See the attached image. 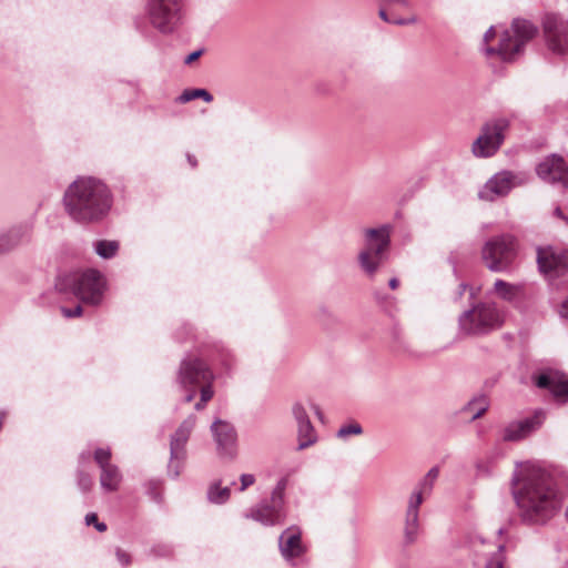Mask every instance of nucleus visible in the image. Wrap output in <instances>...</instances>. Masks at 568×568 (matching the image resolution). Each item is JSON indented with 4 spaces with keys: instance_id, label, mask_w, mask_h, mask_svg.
<instances>
[{
    "instance_id": "obj_17",
    "label": "nucleus",
    "mask_w": 568,
    "mask_h": 568,
    "mask_svg": "<svg viewBox=\"0 0 568 568\" xmlns=\"http://www.w3.org/2000/svg\"><path fill=\"white\" fill-rule=\"evenodd\" d=\"M538 176L548 182H560L568 185V161L560 155L551 154L542 160L536 168Z\"/></svg>"
},
{
    "instance_id": "obj_30",
    "label": "nucleus",
    "mask_w": 568,
    "mask_h": 568,
    "mask_svg": "<svg viewBox=\"0 0 568 568\" xmlns=\"http://www.w3.org/2000/svg\"><path fill=\"white\" fill-rule=\"evenodd\" d=\"M386 9H387V7L384 6V3H382L381 9L378 11V16L383 21H385L387 23H393V24H397V26H406V24H413V23L417 22L416 16H412L407 19H390L386 12Z\"/></svg>"
},
{
    "instance_id": "obj_31",
    "label": "nucleus",
    "mask_w": 568,
    "mask_h": 568,
    "mask_svg": "<svg viewBox=\"0 0 568 568\" xmlns=\"http://www.w3.org/2000/svg\"><path fill=\"white\" fill-rule=\"evenodd\" d=\"M363 433V428L358 423H352L347 425H343L338 430L336 436L339 439H347L352 435H361Z\"/></svg>"
},
{
    "instance_id": "obj_35",
    "label": "nucleus",
    "mask_w": 568,
    "mask_h": 568,
    "mask_svg": "<svg viewBox=\"0 0 568 568\" xmlns=\"http://www.w3.org/2000/svg\"><path fill=\"white\" fill-rule=\"evenodd\" d=\"M494 465L490 460H478L476 463V476L488 477L493 474Z\"/></svg>"
},
{
    "instance_id": "obj_47",
    "label": "nucleus",
    "mask_w": 568,
    "mask_h": 568,
    "mask_svg": "<svg viewBox=\"0 0 568 568\" xmlns=\"http://www.w3.org/2000/svg\"><path fill=\"white\" fill-rule=\"evenodd\" d=\"M458 288H459L458 290V297H460L464 294V292L466 291L467 285L465 283H462V284H459Z\"/></svg>"
},
{
    "instance_id": "obj_8",
    "label": "nucleus",
    "mask_w": 568,
    "mask_h": 568,
    "mask_svg": "<svg viewBox=\"0 0 568 568\" xmlns=\"http://www.w3.org/2000/svg\"><path fill=\"white\" fill-rule=\"evenodd\" d=\"M439 476V468L432 467L427 474L418 481L412 491L405 514L404 539L405 542L414 544L419 532V507L424 501V497L432 494L435 481Z\"/></svg>"
},
{
    "instance_id": "obj_46",
    "label": "nucleus",
    "mask_w": 568,
    "mask_h": 568,
    "mask_svg": "<svg viewBox=\"0 0 568 568\" xmlns=\"http://www.w3.org/2000/svg\"><path fill=\"white\" fill-rule=\"evenodd\" d=\"M187 161L193 168H195L197 164L196 159L191 154H187Z\"/></svg>"
},
{
    "instance_id": "obj_29",
    "label": "nucleus",
    "mask_w": 568,
    "mask_h": 568,
    "mask_svg": "<svg viewBox=\"0 0 568 568\" xmlns=\"http://www.w3.org/2000/svg\"><path fill=\"white\" fill-rule=\"evenodd\" d=\"M201 98L206 103H210L213 101V95L205 89H193V90H185L183 93L179 97V101L181 103L190 102L194 99Z\"/></svg>"
},
{
    "instance_id": "obj_41",
    "label": "nucleus",
    "mask_w": 568,
    "mask_h": 568,
    "mask_svg": "<svg viewBox=\"0 0 568 568\" xmlns=\"http://www.w3.org/2000/svg\"><path fill=\"white\" fill-rule=\"evenodd\" d=\"M383 3L387 8H393V7L410 8L409 0H383Z\"/></svg>"
},
{
    "instance_id": "obj_27",
    "label": "nucleus",
    "mask_w": 568,
    "mask_h": 568,
    "mask_svg": "<svg viewBox=\"0 0 568 568\" xmlns=\"http://www.w3.org/2000/svg\"><path fill=\"white\" fill-rule=\"evenodd\" d=\"M488 399L486 396H479L468 403L465 409L473 412L471 420L481 417L488 409Z\"/></svg>"
},
{
    "instance_id": "obj_36",
    "label": "nucleus",
    "mask_w": 568,
    "mask_h": 568,
    "mask_svg": "<svg viewBox=\"0 0 568 568\" xmlns=\"http://www.w3.org/2000/svg\"><path fill=\"white\" fill-rule=\"evenodd\" d=\"M92 485L93 480L89 474L78 471V486L82 491H89L92 488Z\"/></svg>"
},
{
    "instance_id": "obj_6",
    "label": "nucleus",
    "mask_w": 568,
    "mask_h": 568,
    "mask_svg": "<svg viewBox=\"0 0 568 568\" xmlns=\"http://www.w3.org/2000/svg\"><path fill=\"white\" fill-rule=\"evenodd\" d=\"M214 381V372L201 357L186 355L181 361L176 372V384L185 392V403L192 402L201 387L213 386Z\"/></svg>"
},
{
    "instance_id": "obj_13",
    "label": "nucleus",
    "mask_w": 568,
    "mask_h": 568,
    "mask_svg": "<svg viewBox=\"0 0 568 568\" xmlns=\"http://www.w3.org/2000/svg\"><path fill=\"white\" fill-rule=\"evenodd\" d=\"M542 28L548 49L556 54H568V21L557 13H548Z\"/></svg>"
},
{
    "instance_id": "obj_51",
    "label": "nucleus",
    "mask_w": 568,
    "mask_h": 568,
    "mask_svg": "<svg viewBox=\"0 0 568 568\" xmlns=\"http://www.w3.org/2000/svg\"><path fill=\"white\" fill-rule=\"evenodd\" d=\"M497 532H498V535H501V534L504 532V528H499V529L497 530Z\"/></svg>"
},
{
    "instance_id": "obj_50",
    "label": "nucleus",
    "mask_w": 568,
    "mask_h": 568,
    "mask_svg": "<svg viewBox=\"0 0 568 568\" xmlns=\"http://www.w3.org/2000/svg\"><path fill=\"white\" fill-rule=\"evenodd\" d=\"M87 458H89V453H82V454L80 455V459H81V460L87 459Z\"/></svg>"
},
{
    "instance_id": "obj_23",
    "label": "nucleus",
    "mask_w": 568,
    "mask_h": 568,
    "mask_svg": "<svg viewBox=\"0 0 568 568\" xmlns=\"http://www.w3.org/2000/svg\"><path fill=\"white\" fill-rule=\"evenodd\" d=\"M32 232V223L26 222L0 234V254H6L20 245L30 243Z\"/></svg>"
},
{
    "instance_id": "obj_2",
    "label": "nucleus",
    "mask_w": 568,
    "mask_h": 568,
    "mask_svg": "<svg viewBox=\"0 0 568 568\" xmlns=\"http://www.w3.org/2000/svg\"><path fill=\"white\" fill-rule=\"evenodd\" d=\"M63 205L72 221L92 224L102 221L112 206L109 187L94 178H79L64 192Z\"/></svg>"
},
{
    "instance_id": "obj_32",
    "label": "nucleus",
    "mask_w": 568,
    "mask_h": 568,
    "mask_svg": "<svg viewBox=\"0 0 568 568\" xmlns=\"http://www.w3.org/2000/svg\"><path fill=\"white\" fill-rule=\"evenodd\" d=\"M292 414H293V417H294L297 426L301 425V424L311 422L310 417H308V414L306 412V408L300 402H296V403L293 404V406H292Z\"/></svg>"
},
{
    "instance_id": "obj_37",
    "label": "nucleus",
    "mask_w": 568,
    "mask_h": 568,
    "mask_svg": "<svg viewBox=\"0 0 568 568\" xmlns=\"http://www.w3.org/2000/svg\"><path fill=\"white\" fill-rule=\"evenodd\" d=\"M85 524L88 526L94 525L95 529L100 532H103L106 530V525L104 523L98 521V516L94 513H89L85 516Z\"/></svg>"
},
{
    "instance_id": "obj_10",
    "label": "nucleus",
    "mask_w": 568,
    "mask_h": 568,
    "mask_svg": "<svg viewBox=\"0 0 568 568\" xmlns=\"http://www.w3.org/2000/svg\"><path fill=\"white\" fill-rule=\"evenodd\" d=\"M518 254V241L511 234H501L488 240L481 250V257L488 270L506 272L511 268Z\"/></svg>"
},
{
    "instance_id": "obj_24",
    "label": "nucleus",
    "mask_w": 568,
    "mask_h": 568,
    "mask_svg": "<svg viewBox=\"0 0 568 568\" xmlns=\"http://www.w3.org/2000/svg\"><path fill=\"white\" fill-rule=\"evenodd\" d=\"M494 293L504 301L514 302L524 294V286L497 280L494 283Z\"/></svg>"
},
{
    "instance_id": "obj_21",
    "label": "nucleus",
    "mask_w": 568,
    "mask_h": 568,
    "mask_svg": "<svg viewBox=\"0 0 568 568\" xmlns=\"http://www.w3.org/2000/svg\"><path fill=\"white\" fill-rule=\"evenodd\" d=\"M538 388L548 389L556 398L568 400V377L556 369H546L534 377Z\"/></svg>"
},
{
    "instance_id": "obj_9",
    "label": "nucleus",
    "mask_w": 568,
    "mask_h": 568,
    "mask_svg": "<svg viewBox=\"0 0 568 568\" xmlns=\"http://www.w3.org/2000/svg\"><path fill=\"white\" fill-rule=\"evenodd\" d=\"M503 324V315L493 303H478L458 317L459 333L463 335H485Z\"/></svg>"
},
{
    "instance_id": "obj_20",
    "label": "nucleus",
    "mask_w": 568,
    "mask_h": 568,
    "mask_svg": "<svg viewBox=\"0 0 568 568\" xmlns=\"http://www.w3.org/2000/svg\"><path fill=\"white\" fill-rule=\"evenodd\" d=\"M211 432L216 443L219 455L233 458L236 454V432L234 427L227 422L216 419L211 426Z\"/></svg>"
},
{
    "instance_id": "obj_42",
    "label": "nucleus",
    "mask_w": 568,
    "mask_h": 568,
    "mask_svg": "<svg viewBox=\"0 0 568 568\" xmlns=\"http://www.w3.org/2000/svg\"><path fill=\"white\" fill-rule=\"evenodd\" d=\"M116 558L120 561L122 566H128L131 562L130 555L123 551L122 549L118 548L115 551Z\"/></svg>"
},
{
    "instance_id": "obj_14",
    "label": "nucleus",
    "mask_w": 568,
    "mask_h": 568,
    "mask_svg": "<svg viewBox=\"0 0 568 568\" xmlns=\"http://www.w3.org/2000/svg\"><path fill=\"white\" fill-rule=\"evenodd\" d=\"M546 418L542 409L536 410L531 416L510 422L503 429L501 438L504 442H518L541 427Z\"/></svg>"
},
{
    "instance_id": "obj_16",
    "label": "nucleus",
    "mask_w": 568,
    "mask_h": 568,
    "mask_svg": "<svg viewBox=\"0 0 568 568\" xmlns=\"http://www.w3.org/2000/svg\"><path fill=\"white\" fill-rule=\"evenodd\" d=\"M278 548L282 557L287 562L295 565V560L306 552L300 527L291 526L283 530L278 537Z\"/></svg>"
},
{
    "instance_id": "obj_28",
    "label": "nucleus",
    "mask_w": 568,
    "mask_h": 568,
    "mask_svg": "<svg viewBox=\"0 0 568 568\" xmlns=\"http://www.w3.org/2000/svg\"><path fill=\"white\" fill-rule=\"evenodd\" d=\"M207 498L211 503L223 504L230 498V488H222L219 483H215L210 486L207 490Z\"/></svg>"
},
{
    "instance_id": "obj_34",
    "label": "nucleus",
    "mask_w": 568,
    "mask_h": 568,
    "mask_svg": "<svg viewBox=\"0 0 568 568\" xmlns=\"http://www.w3.org/2000/svg\"><path fill=\"white\" fill-rule=\"evenodd\" d=\"M200 392V400L195 404L194 408L196 410H202L206 403L211 400L214 396L213 386L206 385V387H201Z\"/></svg>"
},
{
    "instance_id": "obj_45",
    "label": "nucleus",
    "mask_w": 568,
    "mask_h": 568,
    "mask_svg": "<svg viewBox=\"0 0 568 568\" xmlns=\"http://www.w3.org/2000/svg\"><path fill=\"white\" fill-rule=\"evenodd\" d=\"M398 285H399V281L396 277L390 278L388 282V286L392 290H396L398 287Z\"/></svg>"
},
{
    "instance_id": "obj_22",
    "label": "nucleus",
    "mask_w": 568,
    "mask_h": 568,
    "mask_svg": "<svg viewBox=\"0 0 568 568\" xmlns=\"http://www.w3.org/2000/svg\"><path fill=\"white\" fill-rule=\"evenodd\" d=\"M537 263L539 271L549 276L561 275L567 266V258L551 246L537 248Z\"/></svg>"
},
{
    "instance_id": "obj_44",
    "label": "nucleus",
    "mask_w": 568,
    "mask_h": 568,
    "mask_svg": "<svg viewBox=\"0 0 568 568\" xmlns=\"http://www.w3.org/2000/svg\"><path fill=\"white\" fill-rule=\"evenodd\" d=\"M560 315L562 317H568V298L561 305Z\"/></svg>"
},
{
    "instance_id": "obj_7",
    "label": "nucleus",
    "mask_w": 568,
    "mask_h": 568,
    "mask_svg": "<svg viewBox=\"0 0 568 568\" xmlns=\"http://www.w3.org/2000/svg\"><path fill=\"white\" fill-rule=\"evenodd\" d=\"M144 12L150 24L162 34H171L182 24L184 0H145Z\"/></svg>"
},
{
    "instance_id": "obj_43",
    "label": "nucleus",
    "mask_w": 568,
    "mask_h": 568,
    "mask_svg": "<svg viewBox=\"0 0 568 568\" xmlns=\"http://www.w3.org/2000/svg\"><path fill=\"white\" fill-rule=\"evenodd\" d=\"M202 53H203V51H202V50L193 51L192 53H190V54L185 58L184 62H185L186 64H190V63H192L193 61H195L196 59H199V58L201 57V54H202Z\"/></svg>"
},
{
    "instance_id": "obj_38",
    "label": "nucleus",
    "mask_w": 568,
    "mask_h": 568,
    "mask_svg": "<svg viewBox=\"0 0 568 568\" xmlns=\"http://www.w3.org/2000/svg\"><path fill=\"white\" fill-rule=\"evenodd\" d=\"M61 313L67 318L79 317L82 315V306L77 305L74 308H68V307L62 306Z\"/></svg>"
},
{
    "instance_id": "obj_4",
    "label": "nucleus",
    "mask_w": 568,
    "mask_h": 568,
    "mask_svg": "<svg viewBox=\"0 0 568 568\" xmlns=\"http://www.w3.org/2000/svg\"><path fill=\"white\" fill-rule=\"evenodd\" d=\"M390 232L392 227L388 224L364 230V247L359 251L357 260L362 271L369 277L375 276L387 260Z\"/></svg>"
},
{
    "instance_id": "obj_1",
    "label": "nucleus",
    "mask_w": 568,
    "mask_h": 568,
    "mask_svg": "<svg viewBox=\"0 0 568 568\" xmlns=\"http://www.w3.org/2000/svg\"><path fill=\"white\" fill-rule=\"evenodd\" d=\"M513 494L523 519L530 524L548 520L559 504L552 476L532 463L517 466L513 476Z\"/></svg>"
},
{
    "instance_id": "obj_48",
    "label": "nucleus",
    "mask_w": 568,
    "mask_h": 568,
    "mask_svg": "<svg viewBox=\"0 0 568 568\" xmlns=\"http://www.w3.org/2000/svg\"><path fill=\"white\" fill-rule=\"evenodd\" d=\"M315 414H316V416H317L320 419H322V418H323V414H322L321 409H320L317 406L315 407Z\"/></svg>"
},
{
    "instance_id": "obj_39",
    "label": "nucleus",
    "mask_w": 568,
    "mask_h": 568,
    "mask_svg": "<svg viewBox=\"0 0 568 568\" xmlns=\"http://www.w3.org/2000/svg\"><path fill=\"white\" fill-rule=\"evenodd\" d=\"M151 551L156 557H166L172 552L171 548L166 545H156L152 548Z\"/></svg>"
},
{
    "instance_id": "obj_18",
    "label": "nucleus",
    "mask_w": 568,
    "mask_h": 568,
    "mask_svg": "<svg viewBox=\"0 0 568 568\" xmlns=\"http://www.w3.org/2000/svg\"><path fill=\"white\" fill-rule=\"evenodd\" d=\"M246 518H251L264 526H275L284 523L286 518L285 506L278 503L263 501L252 507L246 514Z\"/></svg>"
},
{
    "instance_id": "obj_25",
    "label": "nucleus",
    "mask_w": 568,
    "mask_h": 568,
    "mask_svg": "<svg viewBox=\"0 0 568 568\" xmlns=\"http://www.w3.org/2000/svg\"><path fill=\"white\" fill-rule=\"evenodd\" d=\"M317 439V433L312 422H307L297 426V450H304L315 445Z\"/></svg>"
},
{
    "instance_id": "obj_19",
    "label": "nucleus",
    "mask_w": 568,
    "mask_h": 568,
    "mask_svg": "<svg viewBox=\"0 0 568 568\" xmlns=\"http://www.w3.org/2000/svg\"><path fill=\"white\" fill-rule=\"evenodd\" d=\"M516 185V175L509 171H503L491 176L478 193L484 201L493 202L497 197L507 195Z\"/></svg>"
},
{
    "instance_id": "obj_40",
    "label": "nucleus",
    "mask_w": 568,
    "mask_h": 568,
    "mask_svg": "<svg viewBox=\"0 0 568 568\" xmlns=\"http://www.w3.org/2000/svg\"><path fill=\"white\" fill-rule=\"evenodd\" d=\"M240 480H241L240 490L243 491L247 487L252 486L255 483V477L252 474H243V475H241Z\"/></svg>"
},
{
    "instance_id": "obj_11",
    "label": "nucleus",
    "mask_w": 568,
    "mask_h": 568,
    "mask_svg": "<svg viewBox=\"0 0 568 568\" xmlns=\"http://www.w3.org/2000/svg\"><path fill=\"white\" fill-rule=\"evenodd\" d=\"M510 121L507 118H496L487 121L480 130V134L473 142L471 152L476 158L493 156L505 140V132Z\"/></svg>"
},
{
    "instance_id": "obj_26",
    "label": "nucleus",
    "mask_w": 568,
    "mask_h": 568,
    "mask_svg": "<svg viewBox=\"0 0 568 568\" xmlns=\"http://www.w3.org/2000/svg\"><path fill=\"white\" fill-rule=\"evenodd\" d=\"M119 250V242L116 241H106L101 240L95 242L94 251L102 258H111L113 257Z\"/></svg>"
},
{
    "instance_id": "obj_49",
    "label": "nucleus",
    "mask_w": 568,
    "mask_h": 568,
    "mask_svg": "<svg viewBox=\"0 0 568 568\" xmlns=\"http://www.w3.org/2000/svg\"><path fill=\"white\" fill-rule=\"evenodd\" d=\"M555 214H556L558 217H564L562 212H561V210H560L559 207H557V209L555 210Z\"/></svg>"
},
{
    "instance_id": "obj_3",
    "label": "nucleus",
    "mask_w": 568,
    "mask_h": 568,
    "mask_svg": "<svg viewBox=\"0 0 568 568\" xmlns=\"http://www.w3.org/2000/svg\"><path fill=\"white\" fill-rule=\"evenodd\" d=\"M537 27L525 19H514L510 30H505L498 45H489L495 38V27H490L484 34L483 52L488 59H498L504 62L515 61L524 51L525 45L536 37Z\"/></svg>"
},
{
    "instance_id": "obj_15",
    "label": "nucleus",
    "mask_w": 568,
    "mask_h": 568,
    "mask_svg": "<svg viewBox=\"0 0 568 568\" xmlns=\"http://www.w3.org/2000/svg\"><path fill=\"white\" fill-rule=\"evenodd\" d=\"M94 460L101 469L100 485L105 491H115L122 481V474L119 467L111 463V450L109 448H97Z\"/></svg>"
},
{
    "instance_id": "obj_33",
    "label": "nucleus",
    "mask_w": 568,
    "mask_h": 568,
    "mask_svg": "<svg viewBox=\"0 0 568 568\" xmlns=\"http://www.w3.org/2000/svg\"><path fill=\"white\" fill-rule=\"evenodd\" d=\"M286 487H287V478L283 477L277 481L276 486L274 487V489L271 494V498L274 503L284 505V494H285Z\"/></svg>"
},
{
    "instance_id": "obj_12",
    "label": "nucleus",
    "mask_w": 568,
    "mask_h": 568,
    "mask_svg": "<svg viewBox=\"0 0 568 568\" xmlns=\"http://www.w3.org/2000/svg\"><path fill=\"white\" fill-rule=\"evenodd\" d=\"M196 424V416L189 415L178 427L170 439L169 475L176 478L180 475L185 458V445Z\"/></svg>"
},
{
    "instance_id": "obj_5",
    "label": "nucleus",
    "mask_w": 568,
    "mask_h": 568,
    "mask_svg": "<svg viewBox=\"0 0 568 568\" xmlns=\"http://www.w3.org/2000/svg\"><path fill=\"white\" fill-rule=\"evenodd\" d=\"M55 288L59 292H71L81 302L97 306L103 300L105 280L99 271L88 270L60 277Z\"/></svg>"
}]
</instances>
